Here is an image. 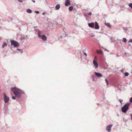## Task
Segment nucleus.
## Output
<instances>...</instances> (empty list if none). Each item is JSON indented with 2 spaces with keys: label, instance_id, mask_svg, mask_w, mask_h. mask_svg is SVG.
<instances>
[{
  "label": "nucleus",
  "instance_id": "nucleus-1",
  "mask_svg": "<svg viewBox=\"0 0 132 132\" xmlns=\"http://www.w3.org/2000/svg\"><path fill=\"white\" fill-rule=\"evenodd\" d=\"M12 90L15 96L18 98L21 97V95L24 92L18 88L14 87L12 88Z\"/></svg>",
  "mask_w": 132,
  "mask_h": 132
},
{
  "label": "nucleus",
  "instance_id": "nucleus-2",
  "mask_svg": "<svg viewBox=\"0 0 132 132\" xmlns=\"http://www.w3.org/2000/svg\"><path fill=\"white\" fill-rule=\"evenodd\" d=\"M129 105V103L125 104L121 108V110L122 112L126 113L128 109Z\"/></svg>",
  "mask_w": 132,
  "mask_h": 132
},
{
  "label": "nucleus",
  "instance_id": "nucleus-3",
  "mask_svg": "<svg viewBox=\"0 0 132 132\" xmlns=\"http://www.w3.org/2000/svg\"><path fill=\"white\" fill-rule=\"evenodd\" d=\"M11 45H13L14 47H17L20 45L15 40H11Z\"/></svg>",
  "mask_w": 132,
  "mask_h": 132
},
{
  "label": "nucleus",
  "instance_id": "nucleus-4",
  "mask_svg": "<svg viewBox=\"0 0 132 132\" xmlns=\"http://www.w3.org/2000/svg\"><path fill=\"white\" fill-rule=\"evenodd\" d=\"M93 64L96 68H98V65L97 61V59L96 56L95 57L93 60Z\"/></svg>",
  "mask_w": 132,
  "mask_h": 132
},
{
  "label": "nucleus",
  "instance_id": "nucleus-5",
  "mask_svg": "<svg viewBox=\"0 0 132 132\" xmlns=\"http://www.w3.org/2000/svg\"><path fill=\"white\" fill-rule=\"evenodd\" d=\"M112 127V125L110 124L107 126L106 128V130L108 132H110L111 130V128Z\"/></svg>",
  "mask_w": 132,
  "mask_h": 132
},
{
  "label": "nucleus",
  "instance_id": "nucleus-6",
  "mask_svg": "<svg viewBox=\"0 0 132 132\" xmlns=\"http://www.w3.org/2000/svg\"><path fill=\"white\" fill-rule=\"evenodd\" d=\"M4 102L5 103L8 102L9 100V98L7 97L5 94H4Z\"/></svg>",
  "mask_w": 132,
  "mask_h": 132
},
{
  "label": "nucleus",
  "instance_id": "nucleus-7",
  "mask_svg": "<svg viewBox=\"0 0 132 132\" xmlns=\"http://www.w3.org/2000/svg\"><path fill=\"white\" fill-rule=\"evenodd\" d=\"M36 32L37 33L38 35V37H40L43 34V32L42 30H36Z\"/></svg>",
  "mask_w": 132,
  "mask_h": 132
},
{
  "label": "nucleus",
  "instance_id": "nucleus-8",
  "mask_svg": "<svg viewBox=\"0 0 132 132\" xmlns=\"http://www.w3.org/2000/svg\"><path fill=\"white\" fill-rule=\"evenodd\" d=\"M94 74L95 76L97 78H101L103 77V75L101 73L95 72Z\"/></svg>",
  "mask_w": 132,
  "mask_h": 132
},
{
  "label": "nucleus",
  "instance_id": "nucleus-9",
  "mask_svg": "<svg viewBox=\"0 0 132 132\" xmlns=\"http://www.w3.org/2000/svg\"><path fill=\"white\" fill-rule=\"evenodd\" d=\"M39 38L42 39L43 41H45L47 40V38L44 35H42Z\"/></svg>",
  "mask_w": 132,
  "mask_h": 132
},
{
  "label": "nucleus",
  "instance_id": "nucleus-10",
  "mask_svg": "<svg viewBox=\"0 0 132 132\" xmlns=\"http://www.w3.org/2000/svg\"><path fill=\"white\" fill-rule=\"evenodd\" d=\"M27 36H21V39L23 42L25 40H27Z\"/></svg>",
  "mask_w": 132,
  "mask_h": 132
},
{
  "label": "nucleus",
  "instance_id": "nucleus-11",
  "mask_svg": "<svg viewBox=\"0 0 132 132\" xmlns=\"http://www.w3.org/2000/svg\"><path fill=\"white\" fill-rule=\"evenodd\" d=\"M95 29H99V26L98 24V23L97 22H95Z\"/></svg>",
  "mask_w": 132,
  "mask_h": 132
},
{
  "label": "nucleus",
  "instance_id": "nucleus-12",
  "mask_svg": "<svg viewBox=\"0 0 132 132\" xmlns=\"http://www.w3.org/2000/svg\"><path fill=\"white\" fill-rule=\"evenodd\" d=\"M70 4V0H66L65 2V5L67 6Z\"/></svg>",
  "mask_w": 132,
  "mask_h": 132
},
{
  "label": "nucleus",
  "instance_id": "nucleus-13",
  "mask_svg": "<svg viewBox=\"0 0 132 132\" xmlns=\"http://www.w3.org/2000/svg\"><path fill=\"white\" fill-rule=\"evenodd\" d=\"M94 23L93 22H92L88 24V26L91 28H93L94 26Z\"/></svg>",
  "mask_w": 132,
  "mask_h": 132
},
{
  "label": "nucleus",
  "instance_id": "nucleus-14",
  "mask_svg": "<svg viewBox=\"0 0 132 132\" xmlns=\"http://www.w3.org/2000/svg\"><path fill=\"white\" fill-rule=\"evenodd\" d=\"M97 54H102L103 53V52L101 50H97Z\"/></svg>",
  "mask_w": 132,
  "mask_h": 132
},
{
  "label": "nucleus",
  "instance_id": "nucleus-15",
  "mask_svg": "<svg viewBox=\"0 0 132 132\" xmlns=\"http://www.w3.org/2000/svg\"><path fill=\"white\" fill-rule=\"evenodd\" d=\"M7 46V43L6 42H4L2 45V47L4 48L5 47H6Z\"/></svg>",
  "mask_w": 132,
  "mask_h": 132
},
{
  "label": "nucleus",
  "instance_id": "nucleus-16",
  "mask_svg": "<svg viewBox=\"0 0 132 132\" xmlns=\"http://www.w3.org/2000/svg\"><path fill=\"white\" fill-rule=\"evenodd\" d=\"M60 7V6L59 4H58L57 5L55 6V9L57 10H58L59 9Z\"/></svg>",
  "mask_w": 132,
  "mask_h": 132
},
{
  "label": "nucleus",
  "instance_id": "nucleus-17",
  "mask_svg": "<svg viewBox=\"0 0 132 132\" xmlns=\"http://www.w3.org/2000/svg\"><path fill=\"white\" fill-rule=\"evenodd\" d=\"M26 11L27 13H31L32 12L31 10V9H27L26 10Z\"/></svg>",
  "mask_w": 132,
  "mask_h": 132
},
{
  "label": "nucleus",
  "instance_id": "nucleus-18",
  "mask_svg": "<svg viewBox=\"0 0 132 132\" xmlns=\"http://www.w3.org/2000/svg\"><path fill=\"white\" fill-rule=\"evenodd\" d=\"M73 9V7L72 6H70L69 7V11H71Z\"/></svg>",
  "mask_w": 132,
  "mask_h": 132
},
{
  "label": "nucleus",
  "instance_id": "nucleus-19",
  "mask_svg": "<svg viewBox=\"0 0 132 132\" xmlns=\"http://www.w3.org/2000/svg\"><path fill=\"white\" fill-rule=\"evenodd\" d=\"M95 77V76L94 75H92V80L93 81H94V78Z\"/></svg>",
  "mask_w": 132,
  "mask_h": 132
},
{
  "label": "nucleus",
  "instance_id": "nucleus-20",
  "mask_svg": "<svg viewBox=\"0 0 132 132\" xmlns=\"http://www.w3.org/2000/svg\"><path fill=\"white\" fill-rule=\"evenodd\" d=\"M34 30L36 32V30H39L38 29L37 26H35L34 27Z\"/></svg>",
  "mask_w": 132,
  "mask_h": 132
},
{
  "label": "nucleus",
  "instance_id": "nucleus-21",
  "mask_svg": "<svg viewBox=\"0 0 132 132\" xmlns=\"http://www.w3.org/2000/svg\"><path fill=\"white\" fill-rule=\"evenodd\" d=\"M123 40H122V42H124L125 43L127 42V40L126 38H123Z\"/></svg>",
  "mask_w": 132,
  "mask_h": 132
},
{
  "label": "nucleus",
  "instance_id": "nucleus-22",
  "mask_svg": "<svg viewBox=\"0 0 132 132\" xmlns=\"http://www.w3.org/2000/svg\"><path fill=\"white\" fill-rule=\"evenodd\" d=\"M129 6L132 9V3H130L129 4Z\"/></svg>",
  "mask_w": 132,
  "mask_h": 132
},
{
  "label": "nucleus",
  "instance_id": "nucleus-23",
  "mask_svg": "<svg viewBox=\"0 0 132 132\" xmlns=\"http://www.w3.org/2000/svg\"><path fill=\"white\" fill-rule=\"evenodd\" d=\"M129 75V73L128 72H125V75L126 76H128Z\"/></svg>",
  "mask_w": 132,
  "mask_h": 132
},
{
  "label": "nucleus",
  "instance_id": "nucleus-24",
  "mask_svg": "<svg viewBox=\"0 0 132 132\" xmlns=\"http://www.w3.org/2000/svg\"><path fill=\"white\" fill-rule=\"evenodd\" d=\"M105 81L106 82V84H107V85L108 86V85H109V83H108V80H107V79H105Z\"/></svg>",
  "mask_w": 132,
  "mask_h": 132
},
{
  "label": "nucleus",
  "instance_id": "nucleus-25",
  "mask_svg": "<svg viewBox=\"0 0 132 132\" xmlns=\"http://www.w3.org/2000/svg\"><path fill=\"white\" fill-rule=\"evenodd\" d=\"M125 54L127 56H129L130 55L129 54L127 53H125Z\"/></svg>",
  "mask_w": 132,
  "mask_h": 132
},
{
  "label": "nucleus",
  "instance_id": "nucleus-26",
  "mask_svg": "<svg viewBox=\"0 0 132 132\" xmlns=\"http://www.w3.org/2000/svg\"><path fill=\"white\" fill-rule=\"evenodd\" d=\"M129 102L130 103H132V97L130 98L129 100Z\"/></svg>",
  "mask_w": 132,
  "mask_h": 132
},
{
  "label": "nucleus",
  "instance_id": "nucleus-27",
  "mask_svg": "<svg viewBox=\"0 0 132 132\" xmlns=\"http://www.w3.org/2000/svg\"><path fill=\"white\" fill-rule=\"evenodd\" d=\"M119 101L121 103V104H122V102H123V101L122 100L119 99Z\"/></svg>",
  "mask_w": 132,
  "mask_h": 132
},
{
  "label": "nucleus",
  "instance_id": "nucleus-28",
  "mask_svg": "<svg viewBox=\"0 0 132 132\" xmlns=\"http://www.w3.org/2000/svg\"><path fill=\"white\" fill-rule=\"evenodd\" d=\"M84 15L86 17H87L88 16V14H87L85 13L84 14Z\"/></svg>",
  "mask_w": 132,
  "mask_h": 132
},
{
  "label": "nucleus",
  "instance_id": "nucleus-29",
  "mask_svg": "<svg viewBox=\"0 0 132 132\" xmlns=\"http://www.w3.org/2000/svg\"><path fill=\"white\" fill-rule=\"evenodd\" d=\"M106 26H108V27H110V24L109 23H106Z\"/></svg>",
  "mask_w": 132,
  "mask_h": 132
},
{
  "label": "nucleus",
  "instance_id": "nucleus-30",
  "mask_svg": "<svg viewBox=\"0 0 132 132\" xmlns=\"http://www.w3.org/2000/svg\"><path fill=\"white\" fill-rule=\"evenodd\" d=\"M128 43H132V39H130V40L128 42Z\"/></svg>",
  "mask_w": 132,
  "mask_h": 132
},
{
  "label": "nucleus",
  "instance_id": "nucleus-31",
  "mask_svg": "<svg viewBox=\"0 0 132 132\" xmlns=\"http://www.w3.org/2000/svg\"><path fill=\"white\" fill-rule=\"evenodd\" d=\"M88 14V15H91L92 14V13L91 12H90L89 13H87Z\"/></svg>",
  "mask_w": 132,
  "mask_h": 132
},
{
  "label": "nucleus",
  "instance_id": "nucleus-32",
  "mask_svg": "<svg viewBox=\"0 0 132 132\" xmlns=\"http://www.w3.org/2000/svg\"><path fill=\"white\" fill-rule=\"evenodd\" d=\"M18 1L22 3L23 2V1L21 0H18Z\"/></svg>",
  "mask_w": 132,
  "mask_h": 132
},
{
  "label": "nucleus",
  "instance_id": "nucleus-33",
  "mask_svg": "<svg viewBox=\"0 0 132 132\" xmlns=\"http://www.w3.org/2000/svg\"><path fill=\"white\" fill-rule=\"evenodd\" d=\"M35 12L37 14H38L39 13V12L38 11H35Z\"/></svg>",
  "mask_w": 132,
  "mask_h": 132
},
{
  "label": "nucleus",
  "instance_id": "nucleus-34",
  "mask_svg": "<svg viewBox=\"0 0 132 132\" xmlns=\"http://www.w3.org/2000/svg\"><path fill=\"white\" fill-rule=\"evenodd\" d=\"M12 98L13 99L15 100L16 98V97L15 96H13L12 97Z\"/></svg>",
  "mask_w": 132,
  "mask_h": 132
},
{
  "label": "nucleus",
  "instance_id": "nucleus-35",
  "mask_svg": "<svg viewBox=\"0 0 132 132\" xmlns=\"http://www.w3.org/2000/svg\"><path fill=\"white\" fill-rule=\"evenodd\" d=\"M90 35L91 37H93V35L92 34H90Z\"/></svg>",
  "mask_w": 132,
  "mask_h": 132
},
{
  "label": "nucleus",
  "instance_id": "nucleus-36",
  "mask_svg": "<svg viewBox=\"0 0 132 132\" xmlns=\"http://www.w3.org/2000/svg\"><path fill=\"white\" fill-rule=\"evenodd\" d=\"M130 116H131V119L132 120V114H131Z\"/></svg>",
  "mask_w": 132,
  "mask_h": 132
},
{
  "label": "nucleus",
  "instance_id": "nucleus-37",
  "mask_svg": "<svg viewBox=\"0 0 132 132\" xmlns=\"http://www.w3.org/2000/svg\"><path fill=\"white\" fill-rule=\"evenodd\" d=\"M45 13V12H43L42 13V14L43 15H44Z\"/></svg>",
  "mask_w": 132,
  "mask_h": 132
},
{
  "label": "nucleus",
  "instance_id": "nucleus-38",
  "mask_svg": "<svg viewBox=\"0 0 132 132\" xmlns=\"http://www.w3.org/2000/svg\"><path fill=\"white\" fill-rule=\"evenodd\" d=\"M17 50H21V49H19V48H17Z\"/></svg>",
  "mask_w": 132,
  "mask_h": 132
},
{
  "label": "nucleus",
  "instance_id": "nucleus-39",
  "mask_svg": "<svg viewBox=\"0 0 132 132\" xmlns=\"http://www.w3.org/2000/svg\"><path fill=\"white\" fill-rule=\"evenodd\" d=\"M32 1L33 2H34V3H35V1H34L32 0Z\"/></svg>",
  "mask_w": 132,
  "mask_h": 132
},
{
  "label": "nucleus",
  "instance_id": "nucleus-40",
  "mask_svg": "<svg viewBox=\"0 0 132 132\" xmlns=\"http://www.w3.org/2000/svg\"><path fill=\"white\" fill-rule=\"evenodd\" d=\"M2 37H0V40L2 39Z\"/></svg>",
  "mask_w": 132,
  "mask_h": 132
},
{
  "label": "nucleus",
  "instance_id": "nucleus-41",
  "mask_svg": "<svg viewBox=\"0 0 132 132\" xmlns=\"http://www.w3.org/2000/svg\"><path fill=\"white\" fill-rule=\"evenodd\" d=\"M84 54H85L86 55V53H84Z\"/></svg>",
  "mask_w": 132,
  "mask_h": 132
},
{
  "label": "nucleus",
  "instance_id": "nucleus-42",
  "mask_svg": "<svg viewBox=\"0 0 132 132\" xmlns=\"http://www.w3.org/2000/svg\"><path fill=\"white\" fill-rule=\"evenodd\" d=\"M104 49V50H105V51H106V49Z\"/></svg>",
  "mask_w": 132,
  "mask_h": 132
},
{
  "label": "nucleus",
  "instance_id": "nucleus-43",
  "mask_svg": "<svg viewBox=\"0 0 132 132\" xmlns=\"http://www.w3.org/2000/svg\"><path fill=\"white\" fill-rule=\"evenodd\" d=\"M61 38H62V36H61Z\"/></svg>",
  "mask_w": 132,
  "mask_h": 132
}]
</instances>
